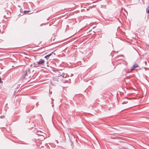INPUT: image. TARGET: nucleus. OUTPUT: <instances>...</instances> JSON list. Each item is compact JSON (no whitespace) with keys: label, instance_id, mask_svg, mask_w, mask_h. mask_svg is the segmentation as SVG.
<instances>
[{"label":"nucleus","instance_id":"nucleus-8","mask_svg":"<svg viewBox=\"0 0 149 149\" xmlns=\"http://www.w3.org/2000/svg\"><path fill=\"white\" fill-rule=\"evenodd\" d=\"M125 99L126 100L124 101L123 102L122 104H126L128 102V99L126 98Z\"/></svg>","mask_w":149,"mask_h":149},{"label":"nucleus","instance_id":"nucleus-5","mask_svg":"<svg viewBox=\"0 0 149 149\" xmlns=\"http://www.w3.org/2000/svg\"><path fill=\"white\" fill-rule=\"evenodd\" d=\"M54 52H52V53H51L50 54H49L48 55H47L45 56V58H47L48 57H49L50 56H51V55Z\"/></svg>","mask_w":149,"mask_h":149},{"label":"nucleus","instance_id":"nucleus-16","mask_svg":"<svg viewBox=\"0 0 149 149\" xmlns=\"http://www.w3.org/2000/svg\"><path fill=\"white\" fill-rule=\"evenodd\" d=\"M1 73V72H0V74Z\"/></svg>","mask_w":149,"mask_h":149},{"label":"nucleus","instance_id":"nucleus-2","mask_svg":"<svg viewBox=\"0 0 149 149\" xmlns=\"http://www.w3.org/2000/svg\"><path fill=\"white\" fill-rule=\"evenodd\" d=\"M45 62L44 60L42 59H40V61L38 62H37V63L39 65H40L43 63Z\"/></svg>","mask_w":149,"mask_h":149},{"label":"nucleus","instance_id":"nucleus-12","mask_svg":"<svg viewBox=\"0 0 149 149\" xmlns=\"http://www.w3.org/2000/svg\"><path fill=\"white\" fill-rule=\"evenodd\" d=\"M20 12H22V9L21 8V9H20Z\"/></svg>","mask_w":149,"mask_h":149},{"label":"nucleus","instance_id":"nucleus-6","mask_svg":"<svg viewBox=\"0 0 149 149\" xmlns=\"http://www.w3.org/2000/svg\"><path fill=\"white\" fill-rule=\"evenodd\" d=\"M39 64H38L37 62L36 63H33V67L36 68L38 67Z\"/></svg>","mask_w":149,"mask_h":149},{"label":"nucleus","instance_id":"nucleus-1","mask_svg":"<svg viewBox=\"0 0 149 149\" xmlns=\"http://www.w3.org/2000/svg\"><path fill=\"white\" fill-rule=\"evenodd\" d=\"M30 69L27 68L23 72V76L24 78H26V76L28 75V72L29 73Z\"/></svg>","mask_w":149,"mask_h":149},{"label":"nucleus","instance_id":"nucleus-11","mask_svg":"<svg viewBox=\"0 0 149 149\" xmlns=\"http://www.w3.org/2000/svg\"><path fill=\"white\" fill-rule=\"evenodd\" d=\"M2 82V81H1V77H0V83H1Z\"/></svg>","mask_w":149,"mask_h":149},{"label":"nucleus","instance_id":"nucleus-9","mask_svg":"<svg viewBox=\"0 0 149 149\" xmlns=\"http://www.w3.org/2000/svg\"><path fill=\"white\" fill-rule=\"evenodd\" d=\"M30 12V11L29 10H25L24 11V14H27Z\"/></svg>","mask_w":149,"mask_h":149},{"label":"nucleus","instance_id":"nucleus-3","mask_svg":"<svg viewBox=\"0 0 149 149\" xmlns=\"http://www.w3.org/2000/svg\"><path fill=\"white\" fill-rule=\"evenodd\" d=\"M45 134L43 132H41L40 131H37V135L41 136H43V134Z\"/></svg>","mask_w":149,"mask_h":149},{"label":"nucleus","instance_id":"nucleus-4","mask_svg":"<svg viewBox=\"0 0 149 149\" xmlns=\"http://www.w3.org/2000/svg\"><path fill=\"white\" fill-rule=\"evenodd\" d=\"M138 65L136 64H135L133 66L132 68L131 69V71L133 70L135 68L137 67Z\"/></svg>","mask_w":149,"mask_h":149},{"label":"nucleus","instance_id":"nucleus-7","mask_svg":"<svg viewBox=\"0 0 149 149\" xmlns=\"http://www.w3.org/2000/svg\"><path fill=\"white\" fill-rule=\"evenodd\" d=\"M67 74H62L60 75V76L63 78H66L67 77Z\"/></svg>","mask_w":149,"mask_h":149},{"label":"nucleus","instance_id":"nucleus-14","mask_svg":"<svg viewBox=\"0 0 149 149\" xmlns=\"http://www.w3.org/2000/svg\"><path fill=\"white\" fill-rule=\"evenodd\" d=\"M0 118H3V116H1Z\"/></svg>","mask_w":149,"mask_h":149},{"label":"nucleus","instance_id":"nucleus-15","mask_svg":"<svg viewBox=\"0 0 149 149\" xmlns=\"http://www.w3.org/2000/svg\"><path fill=\"white\" fill-rule=\"evenodd\" d=\"M145 63L146 64V63H147V62L146 61H145Z\"/></svg>","mask_w":149,"mask_h":149},{"label":"nucleus","instance_id":"nucleus-10","mask_svg":"<svg viewBox=\"0 0 149 149\" xmlns=\"http://www.w3.org/2000/svg\"><path fill=\"white\" fill-rule=\"evenodd\" d=\"M101 7L102 8H106V6H103V5H101Z\"/></svg>","mask_w":149,"mask_h":149},{"label":"nucleus","instance_id":"nucleus-13","mask_svg":"<svg viewBox=\"0 0 149 149\" xmlns=\"http://www.w3.org/2000/svg\"><path fill=\"white\" fill-rule=\"evenodd\" d=\"M147 13H149V9L148 10H147Z\"/></svg>","mask_w":149,"mask_h":149}]
</instances>
